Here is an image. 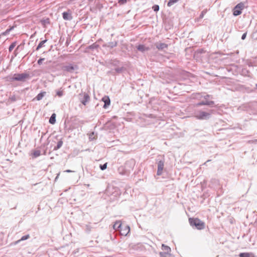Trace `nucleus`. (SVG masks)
Instances as JSON below:
<instances>
[{"label": "nucleus", "mask_w": 257, "mask_h": 257, "mask_svg": "<svg viewBox=\"0 0 257 257\" xmlns=\"http://www.w3.org/2000/svg\"><path fill=\"white\" fill-rule=\"evenodd\" d=\"M211 112H207L200 110H195L194 112V116L198 119H207L210 117Z\"/></svg>", "instance_id": "f257e3e1"}, {"label": "nucleus", "mask_w": 257, "mask_h": 257, "mask_svg": "<svg viewBox=\"0 0 257 257\" xmlns=\"http://www.w3.org/2000/svg\"><path fill=\"white\" fill-rule=\"evenodd\" d=\"M78 69V66L71 63H68L62 66L61 70L64 73H72Z\"/></svg>", "instance_id": "f03ea898"}, {"label": "nucleus", "mask_w": 257, "mask_h": 257, "mask_svg": "<svg viewBox=\"0 0 257 257\" xmlns=\"http://www.w3.org/2000/svg\"><path fill=\"white\" fill-rule=\"evenodd\" d=\"M189 221L191 226H195L198 229H202L205 227L204 223L198 218H189Z\"/></svg>", "instance_id": "7ed1b4c3"}, {"label": "nucleus", "mask_w": 257, "mask_h": 257, "mask_svg": "<svg viewBox=\"0 0 257 257\" xmlns=\"http://www.w3.org/2000/svg\"><path fill=\"white\" fill-rule=\"evenodd\" d=\"M29 75L27 73H18L15 74L14 76L11 78L12 81H24L25 79L28 78Z\"/></svg>", "instance_id": "20e7f679"}, {"label": "nucleus", "mask_w": 257, "mask_h": 257, "mask_svg": "<svg viewBox=\"0 0 257 257\" xmlns=\"http://www.w3.org/2000/svg\"><path fill=\"white\" fill-rule=\"evenodd\" d=\"M244 8V4L243 3L238 4L234 8L233 15L234 16H237L241 14V10Z\"/></svg>", "instance_id": "39448f33"}, {"label": "nucleus", "mask_w": 257, "mask_h": 257, "mask_svg": "<svg viewBox=\"0 0 257 257\" xmlns=\"http://www.w3.org/2000/svg\"><path fill=\"white\" fill-rule=\"evenodd\" d=\"M79 99L80 102L84 105H86L87 103L90 100V97L89 95L86 93L84 94H79Z\"/></svg>", "instance_id": "423d86ee"}, {"label": "nucleus", "mask_w": 257, "mask_h": 257, "mask_svg": "<svg viewBox=\"0 0 257 257\" xmlns=\"http://www.w3.org/2000/svg\"><path fill=\"white\" fill-rule=\"evenodd\" d=\"M157 167H158L157 174L158 176H160L163 173V170L164 169V160L158 161L157 160Z\"/></svg>", "instance_id": "0eeeda50"}, {"label": "nucleus", "mask_w": 257, "mask_h": 257, "mask_svg": "<svg viewBox=\"0 0 257 257\" xmlns=\"http://www.w3.org/2000/svg\"><path fill=\"white\" fill-rule=\"evenodd\" d=\"M135 162L133 159L127 161L125 164V167L128 170H132L135 166Z\"/></svg>", "instance_id": "6e6552de"}, {"label": "nucleus", "mask_w": 257, "mask_h": 257, "mask_svg": "<svg viewBox=\"0 0 257 257\" xmlns=\"http://www.w3.org/2000/svg\"><path fill=\"white\" fill-rule=\"evenodd\" d=\"M130 228L128 226L125 225L124 227V228H122V227L119 229L120 234L121 235L126 236L130 232Z\"/></svg>", "instance_id": "1a4fd4ad"}, {"label": "nucleus", "mask_w": 257, "mask_h": 257, "mask_svg": "<svg viewBox=\"0 0 257 257\" xmlns=\"http://www.w3.org/2000/svg\"><path fill=\"white\" fill-rule=\"evenodd\" d=\"M156 48L159 50H163L165 49L168 48V45L163 43H155Z\"/></svg>", "instance_id": "9d476101"}, {"label": "nucleus", "mask_w": 257, "mask_h": 257, "mask_svg": "<svg viewBox=\"0 0 257 257\" xmlns=\"http://www.w3.org/2000/svg\"><path fill=\"white\" fill-rule=\"evenodd\" d=\"M214 104V102L213 101L206 100V101H202L201 102L197 103V104H196V106H198L204 105L210 106V105H213Z\"/></svg>", "instance_id": "9b49d317"}, {"label": "nucleus", "mask_w": 257, "mask_h": 257, "mask_svg": "<svg viewBox=\"0 0 257 257\" xmlns=\"http://www.w3.org/2000/svg\"><path fill=\"white\" fill-rule=\"evenodd\" d=\"M137 48L138 50L143 53L148 51L150 49V47L146 46L145 45H139L137 46Z\"/></svg>", "instance_id": "f8f14e48"}, {"label": "nucleus", "mask_w": 257, "mask_h": 257, "mask_svg": "<svg viewBox=\"0 0 257 257\" xmlns=\"http://www.w3.org/2000/svg\"><path fill=\"white\" fill-rule=\"evenodd\" d=\"M102 100L104 102V104L103 105V108H107L110 103V100L108 96H104L102 98Z\"/></svg>", "instance_id": "ddd939ff"}, {"label": "nucleus", "mask_w": 257, "mask_h": 257, "mask_svg": "<svg viewBox=\"0 0 257 257\" xmlns=\"http://www.w3.org/2000/svg\"><path fill=\"white\" fill-rule=\"evenodd\" d=\"M63 18L65 20H71L72 19L71 13L69 11L64 12L62 13Z\"/></svg>", "instance_id": "4468645a"}, {"label": "nucleus", "mask_w": 257, "mask_h": 257, "mask_svg": "<svg viewBox=\"0 0 257 257\" xmlns=\"http://www.w3.org/2000/svg\"><path fill=\"white\" fill-rule=\"evenodd\" d=\"M117 43L116 41L114 42H108V43L105 44L103 45V47H107L110 48H112L113 47H115L117 46Z\"/></svg>", "instance_id": "2eb2a0df"}, {"label": "nucleus", "mask_w": 257, "mask_h": 257, "mask_svg": "<svg viewBox=\"0 0 257 257\" xmlns=\"http://www.w3.org/2000/svg\"><path fill=\"white\" fill-rule=\"evenodd\" d=\"M121 227H122V224L120 221H116L113 225V228L115 230L119 231Z\"/></svg>", "instance_id": "dca6fc26"}, {"label": "nucleus", "mask_w": 257, "mask_h": 257, "mask_svg": "<svg viewBox=\"0 0 257 257\" xmlns=\"http://www.w3.org/2000/svg\"><path fill=\"white\" fill-rule=\"evenodd\" d=\"M84 121L82 120H79V119H75L74 120L73 124L74 126H73V128H76L78 127V125L80 124H84Z\"/></svg>", "instance_id": "f3484780"}, {"label": "nucleus", "mask_w": 257, "mask_h": 257, "mask_svg": "<svg viewBox=\"0 0 257 257\" xmlns=\"http://www.w3.org/2000/svg\"><path fill=\"white\" fill-rule=\"evenodd\" d=\"M239 257H255L253 253L251 252H242L239 253Z\"/></svg>", "instance_id": "a211bd4d"}, {"label": "nucleus", "mask_w": 257, "mask_h": 257, "mask_svg": "<svg viewBox=\"0 0 257 257\" xmlns=\"http://www.w3.org/2000/svg\"><path fill=\"white\" fill-rule=\"evenodd\" d=\"M56 122V114L53 113L50 119H49V123L51 124H54Z\"/></svg>", "instance_id": "6ab92c4d"}, {"label": "nucleus", "mask_w": 257, "mask_h": 257, "mask_svg": "<svg viewBox=\"0 0 257 257\" xmlns=\"http://www.w3.org/2000/svg\"><path fill=\"white\" fill-rule=\"evenodd\" d=\"M45 94H46V92H45V91L41 92V93H39L37 95V96L35 98L37 100H40L43 98V97L45 96Z\"/></svg>", "instance_id": "aec40b11"}, {"label": "nucleus", "mask_w": 257, "mask_h": 257, "mask_svg": "<svg viewBox=\"0 0 257 257\" xmlns=\"http://www.w3.org/2000/svg\"><path fill=\"white\" fill-rule=\"evenodd\" d=\"M159 255L160 257H172L171 253L169 252H160Z\"/></svg>", "instance_id": "412c9836"}, {"label": "nucleus", "mask_w": 257, "mask_h": 257, "mask_svg": "<svg viewBox=\"0 0 257 257\" xmlns=\"http://www.w3.org/2000/svg\"><path fill=\"white\" fill-rule=\"evenodd\" d=\"M162 249L164 251V252H169L171 251V248L167 245H165L164 244H162Z\"/></svg>", "instance_id": "4be33fe9"}, {"label": "nucleus", "mask_w": 257, "mask_h": 257, "mask_svg": "<svg viewBox=\"0 0 257 257\" xmlns=\"http://www.w3.org/2000/svg\"><path fill=\"white\" fill-rule=\"evenodd\" d=\"M63 143V142L62 140L59 141L57 143V146L54 147V150H57L59 149L62 147Z\"/></svg>", "instance_id": "5701e85b"}, {"label": "nucleus", "mask_w": 257, "mask_h": 257, "mask_svg": "<svg viewBox=\"0 0 257 257\" xmlns=\"http://www.w3.org/2000/svg\"><path fill=\"white\" fill-rule=\"evenodd\" d=\"M47 40H43V41H42L41 42H40V43L39 44V45H38V46L37 47L36 49V51H38L41 48H42V47L44 46V44L47 42Z\"/></svg>", "instance_id": "b1692460"}, {"label": "nucleus", "mask_w": 257, "mask_h": 257, "mask_svg": "<svg viewBox=\"0 0 257 257\" xmlns=\"http://www.w3.org/2000/svg\"><path fill=\"white\" fill-rule=\"evenodd\" d=\"M99 46L98 44H97L96 43H94L93 44L89 46L88 47V48L89 49H92V50L96 49L99 47Z\"/></svg>", "instance_id": "393cba45"}, {"label": "nucleus", "mask_w": 257, "mask_h": 257, "mask_svg": "<svg viewBox=\"0 0 257 257\" xmlns=\"http://www.w3.org/2000/svg\"><path fill=\"white\" fill-rule=\"evenodd\" d=\"M14 28V27H11L9 29L6 30L4 32L2 33V35L6 36L9 34V33Z\"/></svg>", "instance_id": "a878e982"}, {"label": "nucleus", "mask_w": 257, "mask_h": 257, "mask_svg": "<svg viewBox=\"0 0 257 257\" xmlns=\"http://www.w3.org/2000/svg\"><path fill=\"white\" fill-rule=\"evenodd\" d=\"M14 28V27H11L9 29L6 30L4 32L2 33V35L6 36L9 34V33Z\"/></svg>", "instance_id": "bb28decb"}, {"label": "nucleus", "mask_w": 257, "mask_h": 257, "mask_svg": "<svg viewBox=\"0 0 257 257\" xmlns=\"http://www.w3.org/2000/svg\"><path fill=\"white\" fill-rule=\"evenodd\" d=\"M180 0H169V1L168 2V3L167 4V6L168 7H171V6H173L174 4H175V3H177Z\"/></svg>", "instance_id": "cd10ccee"}, {"label": "nucleus", "mask_w": 257, "mask_h": 257, "mask_svg": "<svg viewBox=\"0 0 257 257\" xmlns=\"http://www.w3.org/2000/svg\"><path fill=\"white\" fill-rule=\"evenodd\" d=\"M30 238V235L29 234H27V235H24L19 240H18L17 241V243H18L19 242H20L21 241H22V240H25L28 238Z\"/></svg>", "instance_id": "c85d7f7f"}, {"label": "nucleus", "mask_w": 257, "mask_h": 257, "mask_svg": "<svg viewBox=\"0 0 257 257\" xmlns=\"http://www.w3.org/2000/svg\"><path fill=\"white\" fill-rule=\"evenodd\" d=\"M16 44H17V42H14L10 45V46H9V50L10 52H11L13 50V49L16 46Z\"/></svg>", "instance_id": "c756f323"}, {"label": "nucleus", "mask_w": 257, "mask_h": 257, "mask_svg": "<svg viewBox=\"0 0 257 257\" xmlns=\"http://www.w3.org/2000/svg\"><path fill=\"white\" fill-rule=\"evenodd\" d=\"M56 94L60 97H62L64 94V91L61 89L58 90L56 91Z\"/></svg>", "instance_id": "7c9ffc66"}, {"label": "nucleus", "mask_w": 257, "mask_h": 257, "mask_svg": "<svg viewBox=\"0 0 257 257\" xmlns=\"http://www.w3.org/2000/svg\"><path fill=\"white\" fill-rule=\"evenodd\" d=\"M124 68L123 67L116 68L114 70L117 73H120L124 70Z\"/></svg>", "instance_id": "2f4dec72"}, {"label": "nucleus", "mask_w": 257, "mask_h": 257, "mask_svg": "<svg viewBox=\"0 0 257 257\" xmlns=\"http://www.w3.org/2000/svg\"><path fill=\"white\" fill-rule=\"evenodd\" d=\"M41 22V23L44 25L50 24V20L48 18L45 20H42Z\"/></svg>", "instance_id": "473e14b6"}, {"label": "nucleus", "mask_w": 257, "mask_h": 257, "mask_svg": "<svg viewBox=\"0 0 257 257\" xmlns=\"http://www.w3.org/2000/svg\"><path fill=\"white\" fill-rule=\"evenodd\" d=\"M41 155V152L39 150H36L33 153V156L36 158L39 157Z\"/></svg>", "instance_id": "72a5a7b5"}, {"label": "nucleus", "mask_w": 257, "mask_h": 257, "mask_svg": "<svg viewBox=\"0 0 257 257\" xmlns=\"http://www.w3.org/2000/svg\"><path fill=\"white\" fill-rule=\"evenodd\" d=\"M207 10H204L203 11H202L201 14L199 16V18L202 19L204 17V16L207 13Z\"/></svg>", "instance_id": "f704fd0d"}, {"label": "nucleus", "mask_w": 257, "mask_h": 257, "mask_svg": "<svg viewBox=\"0 0 257 257\" xmlns=\"http://www.w3.org/2000/svg\"><path fill=\"white\" fill-rule=\"evenodd\" d=\"M152 9L155 12H158L159 10V6L155 5L153 6Z\"/></svg>", "instance_id": "c9c22d12"}, {"label": "nucleus", "mask_w": 257, "mask_h": 257, "mask_svg": "<svg viewBox=\"0 0 257 257\" xmlns=\"http://www.w3.org/2000/svg\"><path fill=\"white\" fill-rule=\"evenodd\" d=\"M101 170H104L107 168V163H105L103 165H100L99 166Z\"/></svg>", "instance_id": "e433bc0d"}, {"label": "nucleus", "mask_w": 257, "mask_h": 257, "mask_svg": "<svg viewBox=\"0 0 257 257\" xmlns=\"http://www.w3.org/2000/svg\"><path fill=\"white\" fill-rule=\"evenodd\" d=\"M126 3V0H119L118 3L120 5H123Z\"/></svg>", "instance_id": "4c0bfd02"}, {"label": "nucleus", "mask_w": 257, "mask_h": 257, "mask_svg": "<svg viewBox=\"0 0 257 257\" xmlns=\"http://www.w3.org/2000/svg\"><path fill=\"white\" fill-rule=\"evenodd\" d=\"M45 60V58H40L38 61V64L39 65H41L42 64V62Z\"/></svg>", "instance_id": "58836bf2"}, {"label": "nucleus", "mask_w": 257, "mask_h": 257, "mask_svg": "<svg viewBox=\"0 0 257 257\" xmlns=\"http://www.w3.org/2000/svg\"><path fill=\"white\" fill-rule=\"evenodd\" d=\"M246 34L247 33H244L241 36V39L242 40H244L246 38Z\"/></svg>", "instance_id": "ea45409f"}, {"label": "nucleus", "mask_w": 257, "mask_h": 257, "mask_svg": "<svg viewBox=\"0 0 257 257\" xmlns=\"http://www.w3.org/2000/svg\"><path fill=\"white\" fill-rule=\"evenodd\" d=\"M86 229L88 231H90V230H91V228L90 227V226L89 225H86Z\"/></svg>", "instance_id": "a19ab883"}, {"label": "nucleus", "mask_w": 257, "mask_h": 257, "mask_svg": "<svg viewBox=\"0 0 257 257\" xmlns=\"http://www.w3.org/2000/svg\"><path fill=\"white\" fill-rule=\"evenodd\" d=\"M249 142L251 143L256 144L257 143V140L250 141H249Z\"/></svg>", "instance_id": "79ce46f5"}, {"label": "nucleus", "mask_w": 257, "mask_h": 257, "mask_svg": "<svg viewBox=\"0 0 257 257\" xmlns=\"http://www.w3.org/2000/svg\"><path fill=\"white\" fill-rule=\"evenodd\" d=\"M210 97L209 95H206L204 96V99H207Z\"/></svg>", "instance_id": "37998d69"}, {"label": "nucleus", "mask_w": 257, "mask_h": 257, "mask_svg": "<svg viewBox=\"0 0 257 257\" xmlns=\"http://www.w3.org/2000/svg\"><path fill=\"white\" fill-rule=\"evenodd\" d=\"M65 172H68V173H70V172H72L73 171H71V170H67L65 171Z\"/></svg>", "instance_id": "c03bdc74"}, {"label": "nucleus", "mask_w": 257, "mask_h": 257, "mask_svg": "<svg viewBox=\"0 0 257 257\" xmlns=\"http://www.w3.org/2000/svg\"><path fill=\"white\" fill-rule=\"evenodd\" d=\"M256 87H257V84H256Z\"/></svg>", "instance_id": "a18cd8bd"}]
</instances>
